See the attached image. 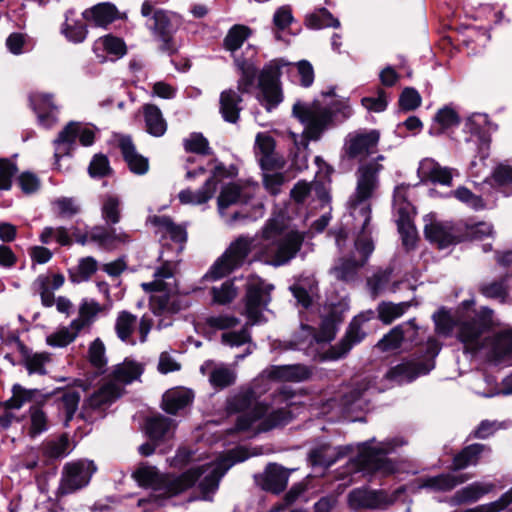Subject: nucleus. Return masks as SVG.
Wrapping results in <instances>:
<instances>
[{
	"label": "nucleus",
	"mask_w": 512,
	"mask_h": 512,
	"mask_svg": "<svg viewBox=\"0 0 512 512\" xmlns=\"http://www.w3.org/2000/svg\"><path fill=\"white\" fill-rule=\"evenodd\" d=\"M304 235L286 227L283 217L270 218L261 230L260 237H238L214 262L204 278L218 280L241 267L248 255L254 252L258 260L281 266L293 259L301 249Z\"/></svg>",
	"instance_id": "obj_1"
},
{
	"label": "nucleus",
	"mask_w": 512,
	"mask_h": 512,
	"mask_svg": "<svg viewBox=\"0 0 512 512\" xmlns=\"http://www.w3.org/2000/svg\"><path fill=\"white\" fill-rule=\"evenodd\" d=\"M230 456L199 466L191 467L180 475L161 473L155 466L142 464L133 473L137 483L159 493L165 498L179 495L199 481L203 494L214 492L225 472L235 463Z\"/></svg>",
	"instance_id": "obj_2"
},
{
	"label": "nucleus",
	"mask_w": 512,
	"mask_h": 512,
	"mask_svg": "<svg viewBox=\"0 0 512 512\" xmlns=\"http://www.w3.org/2000/svg\"><path fill=\"white\" fill-rule=\"evenodd\" d=\"M293 394L283 390L273 396L270 405L259 402L256 393L249 389L241 391L227 403L229 412H243L237 418L236 431L252 433L266 432L287 424L293 417Z\"/></svg>",
	"instance_id": "obj_3"
},
{
	"label": "nucleus",
	"mask_w": 512,
	"mask_h": 512,
	"mask_svg": "<svg viewBox=\"0 0 512 512\" xmlns=\"http://www.w3.org/2000/svg\"><path fill=\"white\" fill-rule=\"evenodd\" d=\"M386 160L384 155L370 162L362 164L356 170V189L349 200L351 215L356 224L361 227V234L355 242L360 254V260L366 263L369 255L374 250V245L368 234V225L371 219V207L369 200L379 186V174L384 169L382 164Z\"/></svg>",
	"instance_id": "obj_4"
},
{
	"label": "nucleus",
	"mask_w": 512,
	"mask_h": 512,
	"mask_svg": "<svg viewBox=\"0 0 512 512\" xmlns=\"http://www.w3.org/2000/svg\"><path fill=\"white\" fill-rule=\"evenodd\" d=\"M495 325L493 311L481 307L472 319L459 322L458 339L467 351L476 352L488 347L495 359L504 358L512 354V329L498 332L491 340L482 338L483 333Z\"/></svg>",
	"instance_id": "obj_5"
},
{
	"label": "nucleus",
	"mask_w": 512,
	"mask_h": 512,
	"mask_svg": "<svg viewBox=\"0 0 512 512\" xmlns=\"http://www.w3.org/2000/svg\"><path fill=\"white\" fill-rule=\"evenodd\" d=\"M292 114L303 125L302 137L306 141H318L334 125L333 110L319 101H298L292 107Z\"/></svg>",
	"instance_id": "obj_6"
},
{
	"label": "nucleus",
	"mask_w": 512,
	"mask_h": 512,
	"mask_svg": "<svg viewBox=\"0 0 512 512\" xmlns=\"http://www.w3.org/2000/svg\"><path fill=\"white\" fill-rule=\"evenodd\" d=\"M178 265L177 261H165L155 270L153 281L141 284L145 292L166 293L163 296H153L151 298L150 306L154 314L176 311V308L170 302V294L177 292V283L174 276L178 270Z\"/></svg>",
	"instance_id": "obj_7"
},
{
	"label": "nucleus",
	"mask_w": 512,
	"mask_h": 512,
	"mask_svg": "<svg viewBox=\"0 0 512 512\" xmlns=\"http://www.w3.org/2000/svg\"><path fill=\"white\" fill-rule=\"evenodd\" d=\"M97 468L93 461L80 459L67 462L62 469L59 486L55 496L57 500L86 487Z\"/></svg>",
	"instance_id": "obj_8"
},
{
	"label": "nucleus",
	"mask_w": 512,
	"mask_h": 512,
	"mask_svg": "<svg viewBox=\"0 0 512 512\" xmlns=\"http://www.w3.org/2000/svg\"><path fill=\"white\" fill-rule=\"evenodd\" d=\"M380 132L376 129H359L348 133L344 139L342 148L343 156L349 160H360L358 168L367 163L366 158L378 151ZM378 156L371 159L375 160ZM370 162V160H368Z\"/></svg>",
	"instance_id": "obj_9"
},
{
	"label": "nucleus",
	"mask_w": 512,
	"mask_h": 512,
	"mask_svg": "<svg viewBox=\"0 0 512 512\" xmlns=\"http://www.w3.org/2000/svg\"><path fill=\"white\" fill-rule=\"evenodd\" d=\"M155 2L145 0L141 6L143 17L151 16L152 24L148 25L149 30L161 42V49L167 52L176 51L172 37V26L170 14L162 9H155Z\"/></svg>",
	"instance_id": "obj_10"
},
{
	"label": "nucleus",
	"mask_w": 512,
	"mask_h": 512,
	"mask_svg": "<svg viewBox=\"0 0 512 512\" xmlns=\"http://www.w3.org/2000/svg\"><path fill=\"white\" fill-rule=\"evenodd\" d=\"M76 139L83 146H90L95 140V131L93 128L84 124L71 122L59 133L54 140L55 146V165L60 169L59 160L62 156L69 154Z\"/></svg>",
	"instance_id": "obj_11"
},
{
	"label": "nucleus",
	"mask_w": 512,
	"mask_h": 512,
	"mask_svg": "<svg viewBox=\"0 0 512 512\" xmlns=\"http://www.w3.org/2000/svg\"><path fill=\"white\" fill-rule=\"evenodd\" d=\"M403 442L391 440L377 445L372 442L364 443L359 450L358 462L363 468L380 471L384 474L393 471L392 464L386 459V454L393 451L397 446L402 445Z\"/></svg>",
	"instance_id": "obj_12"
},
{
	"label": "nucleus",
	"mask_w": 512,
	"mask_h": 512,
	"mask_svg": "<svg viewBox=\"0 0 512 512\" xmlns=\"http://www.w3.org/2000/svg\"><path fill=\"white\" fill-rule=\"evenodd\" d=\"M258 86L259 101L267 110L276 107L283 100L280 88V66L277 62L273 61L262 69Z\"/></svg>",
	"instance_id": "obj_13"
},
{
	"label": "nucleus",
	"mask_w": 512,
	"mask_h": 512,
	"mask_svg": "<svg viewBox=\"0 0 512 512\" xmlns=\"http://www.w3.org/2000/svg\"><path fill=\"white\" fill-rule=\"evenodd\" d=\"M426 238L439 248H445L464 240L461 228L449 222L431 220L425 225Z\"/></svg>",
	"instance_id": "obj_14"
},
{
	"label": "nucleus",
	"mask_w": 512,
	"mask_h": 512,
	"mask_svg": "<svg viewBox=\"0 0 512 512\" xmlns=\"http://www.w3.org/2000/svg\"><path fill=\"white\" fill-rule=\"evenodd\" d=\"M115 139L129 170L137 175L146 174L149 170V160L137 151L131 136L117 135Z\"/></svg>",
	"instance_id": "obj_15"
},
{
	"label": "nucleus",
	"mask_w": 512,
	"mask_h": 512,
	"mask_svg": "<svg viewBox=\"0 0 512 512\" xmlns=\"http://www.w3.org/2000/svg\"><path fill=\"white\" fill-rule=\"evenodd\" d=\"M266 287L261 281L253 280L247 286L245 297V315L247 325H254L261 321V308L268 300L265 298Z\"/></svg>",
	"instance_id": "obj_16"
},
{
	"label": "nucleus",
	"mask_w": 512,
	"mask_h": 512,
	"mask_svg": "<svg viewBox=\"0 0 512 512\" xmlns=\"http://www.w3.org/2000/svg\"><path fill=\"white\" fill-rule=\"evenodd\" d=\"M30 104L38 116L40 125L51 128L57 122L58 107L51 94L36 92L30 96Z\"/></svg>",
	"instance_id": "obj_17"
},
{
	"label": "nucleus",
	"mask_w": 512,
	"mask_h": 512,
	"mask_svg": "<svg viewBox=\"0 0 512 512\" xmlns=\"http://www.w3.org/2000/svg\"><path fill=\"white\" fill-rule=\"evenodd\" d=\"M142 372L143 367L141 364L125 359L122 363L113 366L106 378L120 388V392L123 394L125 386L137 380Z\"/></svg>",
	"instance_id": "obj_18"
},
{
	"label": "nucleus",
	"mask_w": 512,
	"mask_h": 512,
	"mask_svg": "<svg viewBox=\"0 0 512 512\" xmlns=\"http://www.w3.org/2000/svg\"><path fill=\"white\" fill-rule=\"evenodd\" d=\"M430 369L431 367L417 361L408 360L390 368L385 378L393 383L403 384L413 381L421 374L428 373Z\"/></svg>",
	"instance_id": "obj_19"
},
{
	"label": "nucleus",
	"mask_w": 512,
	"mask_h": 512,
	"mask_svg": "<svg viewBox=\"0 0 512 512\" xmlns=\"http://www.w3.org/2000/svg\"><path fill=\"white\" fill-rule=\"evenodd\" d=\"M394 210L397 215L398 230L404 244L406 246L414 245L417 238V232L413 225L414 207L410 202H401V204L394 205Z\"/></svg>",
	"instance_id": "obj_20"
},
{
	"label": "nucleus",
	"mask_w": 512,
	"mask_h": 512,
	"mask_svg": "<svg viewBox=\"0 0 512 512\" xmlns=\"http://www.w3.org/2000/svg\"><path fill=\"white\" fill-rule=\"evenodd\" d=\"M418 174L423 181L434 184L450 186L453 178V170L441 166L434 159L426 158L420 162Z\"/></svg>",
	"instance_id": "obj_21"
},
{
	"label": "nucleus",
	"mask_w": 512,
	"mask_h": 512,
	"mask_svg": "<svg viewBox=\"0 0 512 512\" xmlns=\"http://www.w3.org/2000/svg\"><path fill=\"white\" fill-rule=\"evenodd\" d=\"M65 278L60 273H46L39 275L33 283L35 291L40 295L45 307H52L55 302L53 290L63 286Z\"/></svg>",
	"instance_id": "obj_22"
},
{
	"label": "nucleus",
	"mask_w": 512,
	"mask_h": 512,
	"mask_svg": "<svg viewBox=\"0 0 512 512\" xmlns=\"http://www.w3.org/2000/svg\"><path fill=\"white\" fill-rule=\"evenodd\" d=\"M90 239L105 249H115L131 241V235L121 229L94 227L90 232Z\"/></svg>",
	"instance_id": "obj_23"
},
{
	"label": "nucleus",
	"mask_w": 512,
	"mask_h": 512,
	"mask_svg": "<svg viewBox=\"0 0 512 512\" xmlns=\"http://www.w3.org/2000/svg\"><path fill=\"white\" fill-rule=\"evenodd\" d=\"M15 345L21 356V363L25 366L29 374H46L45 367L51 361L49 353H34L18 339L15 341Z\"/></svg>",
	"instance_id": "obj_24"
},
{
	"label": "nucleus",
	"mask_w": 512,
	"mask_h": 512,
	"mask_svg": "<svg viewBox=\"0 0 512 512\" xmlns=\"http://www.w3.org/2000/svg\"><path fill=\"white\" fill-rule=\"evenodd\" d=\"M275 141L267 133H259L256 136V151L260 155L261 166L266 170L281 168L284 165L282 158H279L275 152Z\"/></svg>",
	"instance_id": "obj_25"
},
{
	"label": "nucleus",
	"mask_w": 512,
	"mask_h": 512,
	"mask_svg": "<svg viewBox=\"0 0 512 512\" xmlns=\"http://www.w3.org/2000/svg\"><path fill=\"white\" fill-rule=\"evenodd\" d=\"M365 336V333L361 330L357 320H354L345 335V337L335 346L331 347L325 353V358L330 360H337L344 357L353 347V345L359 343Z\"/></svg>",
	"instance_id": "obj_26"
},
{
	"label": "nucleus",
	"mask_w": 512,
	"mask_h": 512,
	"mask_svg": "<svg viewBox=\"0 0 512 512\" xmlns=\"http://www.w3.org/2000/svg\"><path fill=\"white\" fill-rule=\"evenodd\" d=\"M468 479L467 475L440 474L433 477L420 478L418 480V487L433 492H447Z\"/></svg>",
	"instance_id": "obj_27"
},
{
	"label": "nucleus",
	"mask_w": 512,
	"mask_h": 512,
	"mask_svg": "<svg viewBox=\"0 0 512 512\" xmlns=\"http://www.w3.org/2000/svg\"><path fill=\"white\" fill-rule=\"evenodd\" d=\"M269 379L276 381L301 382L310 377L309 369L304 365L272 366L264 372Z\"/></svg>",
	"instance_id": "obj_28"
},
{
	"label": "nucleus",
	"mask_w": 512,
	"mask_h": 512,
	"mask_svg": "<svg viewBox=\"0 0 512 512\" xmlns=\"http://www.w3.org/2000/svg\"><path fill=\"white\" fill-rule=\"evenodd\" d=\"M86 21L98 27H107L109 24L120 18L116 6L110 3H99L83 12Z\"/></svg>",
	"instance_id": "obj_29"
},
{
	"label": "nucleus",
	"mask_w": 512,
	"mask_h": 512,
	"mask_svg": "<svg viewBox=\"0 0 512 512\" xmlns=\"http://www.w3.org/2000/svg\"><path fill=\"white\" fill-rule=\"evenodd\" d=\"M290 471L277 464H270L264 473L263 489L280 493L287 487Z\"/></svg>",
	"instance_id": "obj_30"
},
{
	"label": "nucleus",
	"mask_w": 512,
	"mask_h": 512,
	"mask_svg": "<svg viewBox=\"0 0 512 512\" xmlns=\"http://www.w3.org/2000/svg\"><path fill=\"white\" fill-rule=\"evenodd\" d=\"M241 102V96L233 89H226L220 93L219 110L225 121L230 123L238 121Z\"/></svg>",
	"instance_id": "obj_31"
},
{
	"label": "nucleus",
	"mask_w": 512,
	"mask_h": 512,
	"mask_svg": "<svg viewBox=\"0 0 512 512\" xmlns=\"http://www.w3.org/2000/svg\"><path fill=\"white\" fill-rule=\"evenodd\" d=\"M121 395L120 388L105 377L99 389L89 397L87 404L90 408L102 409L110 405Z\"/></svg>",
	"instance_id": "obj_32"
},
{
	"label": "nucleus",
	"mask_w": 512,
	"mask_h": 512,
	"mask_svg": "<svg viewBox=\"0 0 512 512\" xmlns=\"http://www.w3.org/2000/svg\"><path fill=\"white\" fill-rule=\"evenodd\" d=\"M154 225L158 228V233L163 237L170 238L173 242L177 243L178 252H181L184 248V244L187 240L186 229L180 225H176L168 217H155L153 219Z\"/></svg>",
	"instance_id": "obj_33"
},
{
	"label": "nucleus",
	"mask_w": 512,
	"mask_h": 512,
	"mask_svg": "<svg viewBox=\"0 0 512 512\" xmlns=\"http://www.w3.org/2000/svg\"><path fill=\"white\" fill-rule=\"evenodd\" d=\"M175 430V423L164 416L158 415L147 419L146 433L153 441L170 439Z\"/></svg>",
	"instance_id": "obj_34"
},
{
	"label": "nucleus",
	"mask_w": 512,
	"mask_h": 512,
	"mask_svg": "<svg viewBox=\"0 0 512 512\" xmlns=\"http://www.w3.org/2000/svg\"><path fill=\"white\" fill-rule=\"evenodd\" d=\"M192 392L186 388L178 387L165 392L162 408L170 414H175L192 401Z\"/></svg>",
	"instance_id": "obj_35"
},
{
	"label": "nucleus",
	"mask_w": 512,
	"mask_h": 512,
	"mask_svg": "<svg viewBox=\"0 0 512 512\" xmlns=\"http://www.w3.org/2000/svg\"><path fill=\"white\" fill-rule=\"evenodd\" d=\"M142 110L146 131L154 137L163 136L167 131V122L159 107L154 104H145Z\"/></svg>",
	"instance_id": "obj_36"
},
{
	"label": "nucleus",
	"mask_w": 512,
	"mask_h": 512,
	"mask_svg": "<svg viewBox=\"0 0 512 512\" xmlns=\"http://www.w3.org/2000/svg\"><path fill=\"white\" fill-rule=\"evenodd\" d=\"M209 371V381L217 388L227 387L235 382L236 375L230 368L207 361L201 366V372L206 374Z\"/></svg>",
	"instance_id": "obj_37"
},
{
	"label": "nucleus",
	"mask_w": 512,
	"mask_h": 512,
	"mask_svg": "<svg viewBox=\"0 0 512 512\" xmlns=\"http://www.w3.org/2000/svg\"><path fill=\"white\" fill-rule=\"evenodd\" d=\"M93 50L102 60H105V56L102 52H106L117 58L123 57L127 53L125 42L121 38L110 34L97 39L94 43Z\"/></svg>",
	"instance_id": "obj_38"
},
{
	"label": "nucleus",
	"mask_w": 512,
	"mask_h": 512,
	"mask_svg": "<svg viewBox=\"0 0 512 512\" xmlns=\"http://www.w3.org/2000/svg\"><path fill=\"white\" fill-rule=\"evenodd\" d=\"M102 310L103 307L99 302L92 299H84L79 306L78 317L72 321V327L80 331L90 327Z\"/></svg>",
	"instance_id": "obj_39"
},
{
	"label": "nucleus",
	"mask_w": 512,
	"mask_h": 512,
	"mask_svg": "<svg viewBox=\"0 0 512 512\" xmlns=\"http://www.w3.org/2000/svg\"><path fill=\"white\" fill-rule=\"evenodd\" d=\"M490 448L483 444H472L461 450L453 459V469L461 470L469 465H476L484 453H489Z\"/></svg>",
	"instance_id": "obj_40"
},
{
	"label": "nucleus",
	"mask_w": 512,
	"mask_h": 512,
	"mask_svg": "<svg viewBox=\"0 0 512 512\" xmlns=\"http://www.w3.org/2000/svg\"><path fill=\"white\" fill-rule=\"evenodd\" d=\"M71 450L70 441L66 434L48 439L41 444L42 454L47 460L63 458L67 456Z\"/></svg>",
	"instance_id": "obj_41"
},
{
	"label": "nucleus",
	"mask_w": 512,
	"mask_h": 512,
	"mask_svg": "<svg viewBox=\"0 0 512 512\" xmlns=\"http://www.w3.org/2000/svg\"><path fill=\"white\" fill-rule=\"evenodd\" d=\"M234 63L240 72V78L237 82V89L241 93H246L254 84L257 68L252 59H245L241 56L234 57Z\"/></svg>",
	"instance_id": "obj_42"
},
{
	"label": "nucleus",
	"mask_w": 512,
	"mask_h": 512,
	"mask_svg": "<svg viewBox=\"0 0 512 512\" xmlns=\"http://www.w3.org/2000/svg\"><path fill=\"white\" fill-rule=\"evenodd\" d=\"M137 317L128 311L118 313L115 320V332L117 337L128 344L134 345L133 333L136 329Z\"/></svg>",
	"instance_id": "obj_43"
},
{
	"label": "nucleus",
	"mask_w": 512,
	"mask_h": 512,
	"mask_svg": "<svg viewBox=\"0 0 512 512\" xmlns=\"http://www.w3.org/2000/svg\"><path fill=\"white\" fill-rule=\"evenodd\" d=\"M252 35V29L246 25L235 24L227 32L223 39V48L234 54L244 42Z\"/></svg>",
	"instance_id": "obj_44"
},
{
	"label": "nucleus",
	"mask_w": 512,
	"mask_h": 512,
	"mask_svg": "<svg viewBox=\"0 0 512 512\" xmlns=\"http://www.w3.org/2000/svg\"><path fill=\"white\" fill-rule=\"evenodd\" d=\"M216 192V182L208 179L197 191L183 190L178 197L182 204H203L210 200Z\"/></svg>",
	"instance_id": "obj_45"
},
{
	"label": "nucleus",
	"mask_w": 512,
	"mask_h": 512,
	"mask_svg": "<svg viewBox=\"0 0 512 512\" xmlns=\"http://www.w3.org/2000/svg\"><path fill=\"white\" fill-rule=\"evenodd\" d=\"M493 488L494 485L491 483L475 482L457 491L452 500L455 504L474 502L481 498L483 495L492 491Z\"/></svg>",
	"instance_id": "obj_46"
},
{
	"label": "nucleus",
	"mask_w": 512,
	"mask_h": 512,
	"mask_svg": "<svg viewBox=\"0 0 512 512\" xmlns=\"http://www.w3.org/2000/svg\"><path fill=\"white\" fill-rule=\"evenodd\" d=\"M53 214L60 219H70L81 211L80 204L72 197H59L51 202Z\"/></svg>",
	"instance_id": "obj_47"
},
{
	"label": "nucleus",
	"mask_w": 512,
	"mask_h": 512,
	"mask_svg": "<svg viewBox=\"0 0 512 512\" xmlns=\"http://www.w3.org/2000/svg\"><path fill=\"white\" fill-rule=\"evenodd\" d=\"M49 421L46 413L39 406H32L29 409L28 435L35 438L48 430Z\"/></svg>",
	"instance_id": "obj_48"
},
{
	"label": "nucleus",
	"mask_w": 512,
	"mask_h": 512,
	"mask_svg": "<svg viewBox=\"0 0 512 512\" xmlns=\"http://www.w3.org/2000/svg\"><path fill=\"white\" fill-rule=\"evenodd\" d=\"M293 21L294 17L290 6H281L275 11L273 15V31L278 40L282 38V32H286L290 29Z\"/></svg>",
	"instance_id": "obj_49"
},
{
	"label": "nucleus",
	"mask_w": 512,
	"mask_h": 512,
	"mask_svg": "<svg viewBox=\"0 0 512 512\" xmlns=\"http://www.w3.org/2000/svg\"><path fill=\"white\" fill-rule=\"evenodd\" d=\"M102 218L107 224H117L121 218L120 200L115 195H106L102 200Z\"/></svg>",
	"instance_id": "obj_50"
},
{
	"label": "nucleus",
	"mask_w": 512,
	"mask_h": 512,
	"mask_svg": "<svg viewBox=\"0 0 512 512\" xmlns=\"http://www.w3.org/2000/svg\"><path fill=\"white\" fill-rule=\"evenodd\" d=\"M80 332L72 327L71 322L69 326L61 327L48 335L46 342L52 347H65L72 343Z\"/></svg>",
	"instance_id": "obj_51"
},
{
	"label": "nucleus",
	"mask_w": 512,
	"mask_h": 512,
	"mask_svg": "<svg viewBox=\"0 0 512 512\" xmlns=\"http://www.w3.org/2000/svg\"><path fill=\"white\" fill-rule=\"evenodd\" d=\"M246 195L242 193L241 188L236 184L226 185L218 197L219 210L223 211L232 204L246 202Z\"/></svg>",
	"instance_id": "obj_52"
},
{
	"label": "nucleus",
	"mask_w": 512,
	"mask_h": 512,
	"mask_svg": "<svg viewBox=\"0 0 512 512\" xmlns=\"http://www.w3.org/2000/svg\"><path fill=\"white\" fill-rule=\"evenodd\" d=\"M39 239L43 244H49L54 240L62 246H69L73 242L69 231L63 226L45 227L42 230Z\"/></svg>",
	"instance_id": "obj_53"
},
{
	"label": "nucleus",
	"mask_w": 512,
	"mask_h": 512,
	"mask_svg": "<svg viewBox=\"0 0 512 512\" xmlns=\"http://www.w3.org/2000/svg\"><path fill=\"white\" fill-rule=\"evenodd\" d=\"M183 147L186 152L210 155L212 153L209 141L201 133H191L188 137L183 139Z\"/></svg>",
	"instance_id": "obj_54"
},
{
	"label": "nucleus",
	"mask_w": 512,
	"mask_h": 512,
	"mask_svg": "<svg viewBox=\"0 0 512 512\" xmlns=\"http://www.w3.org/2000/svg\"><path fill=\"white\" fill-rule=\"evenodd\" d=\"M340 454L339 448L322 445L310 453V459L315 465L330 466L337 460Z\"/></svg>",
	"instance_id": "obj_55"
},
{
	"label": "nucleus",
	"mask_w": 512,
	"mask_h": 512,
	"mask_svg": "<svg viewBox=\"0 0 512 512\" xmlns=\"http://www.w3.org/2000/svg\"><path fill=\"white\" fill-rule=\"evenodd\" d=\"M307 26L312 29H321L324 27H338L339 21L325 8L310 14L306 18Z\"/></svg>",
	"instance_id": "obj_56"
},
{
	"label": "nucleus",
	"mask_w": 512,
	"mask_h": 512,
	"mask_svg": "<svg viewBox=\"0 0 512 512\" xmlns=\"http://www.w3.org/2000/svg\"><path fill=\"white\" fill-rule=\"evenodd\" d=\"M72 14V11H68L66 13V20L62 26V33L69 41L80 43L85 40L87 36V29L82 23L70 22L69 16Z\"/></svg>",
	"instance_id": "obj_57"
},
{
	"label": "nucleus",
	"mask_w": 512,
	"mask_h": 512,
	"mask_svg": "<svg viewBox=\"0 0 512 512\" xmlns=\"http://www.w3.org/2000/svg\"><path fill=\"white\" fill-rule=\"evenodd\" d=\"M408 307V303H382L378 307L379 318L383 323L390 324L395 319L401 317Z\"/></svg>",
	"instance_id": "obj_58"
},
{
	"label": "nucleus",
	"mask_w": 512,
	"mask_h": 512,
	"mask_svg": "<svg viewBox=\"0 0 512 512\" xmlns=\"http://www.w3.org/2000/svg\"><path fill=\"white\" fill-rule=\"evenodd\" d=\"M97 270V261L92 257L82 258L78 266L71 272L73 282H83L88 280Z\"/></svg>",
	"instance_id": "obj_59"
},
{
	"label": "nucleus",
	"mask_w": 512,
	"mask_h": 512,
	"mask_svg": "<svg viewBox=\"0 0 512 512\" xmlns=\"http://www.w3.org/2000/svg\"><path fill=\"white\" fill-rule=\"evenodd\" d=\"M364 261L346 259L342 260L334 269L335 277L339 280L349 281L354 278L358 269L364 265Z\"/></svg>",
	"instance_id": "obj_60"
},
{
	"label": "nucleus",
	"mask_w": 512,
	"mask_h": 512,
	"mask_svg": "<svg viewBox=\"0 0 512 512\" xmlns=\"http://www.w3.org/2000/svg\"><path fill=\"white\" fill-rule=\"evenodd\" d=\"M211 293L214 302L224 305L236 298L238 290L232 281H226L220 287H213Z\"/></svg>",
	"instance_id": "obj_61"
},
{
	"label": "nucleus",
	"mask_w": 512,
	"mask_h": 512,
	"mask_svg": "<svg viewBox=\"0 0 512 512\" xmlns=\"http://www.w3.org/2000/svg\"><path fill=\"white\" fill-rule=\"evenodd\" d=\"M12 392V397L5 403L10 406L11 409H20L25 403L33 400L36 390H27L20 385H14Z\"/></svg>",
	"instance_id": "obj_62"
},
{
	"label": "nucleus",
	"mask_w": 512,
	"mask_h": 512,
	"mask_svg": "<svg viewBox=\"0 0 512 512\" xmlns=\"http://www.w3.org/2000/svg\"><path fill=\"white\" fill-rule=\"evenodd\" d=\"M105 345L104 343L99 339H95L89 346L88 349V359L89 362L95 367V368H102L106 365L107 359L105 356Z\"/></svg>",
	"instance_id": "obj_63"
},
{
	"label": "nucleus",
	"mask_w": 512,
	"mask_h": 512,
	"mask_svg": "<svg viewBox=\"0 0 512 512\" xmlns=\"http://www.w3.org/2000/svg\"><path fill=\"white\" fill-rule=\"evenodd\" d=\"M404 338L403 330L400 326L393 328L377 344L381 351H390L400 347Z\"/></svg>",
	"instance_id": "obj_64"
}]
</instances>
